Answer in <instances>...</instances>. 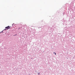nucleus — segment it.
I'll return each mask as SVG.
<instances>
[{"mask_svg": "<svg viewBox=\"0 0 75 75\" xmlns=\"http://www.w3.org/2000/svg\"><path fill=\"white\" fill-rule=\"evenodd\" d=\"M4 30H6L7 29H5Z\"/></svg>", "mask_w": 75, "mask_h": 75, "instance_id": "3", "label": "nucleus"}, {"mask_svg": "<svg viewBox=\"0 0 75 75\" xmlns=\"http://www.w3.org/2000/svg\"><path fill=\"white\" fill-rule=\"evenodd\" d=\"M38 75H40V73H38Z\"/></svg>", "mask_w": 75, "mask_h": 75, "instance_id": "2", "label": "nucleus"}, {"mask_svg": "<svg viewBox=\"0 0 75 75\" xmlns=\"http://www.w3.org/2000/svg\"><path fill=\"white\" fill-rule=\"evenodd\" d=\"M55 55H56V53H55Z\"/></svg>", "mask_w": 75, "mask_h": 75, "instance_id": "4", "label": "nucleus"}, {"mask_svg": "<svg viewBox=\"0 0 75 75\" xmlns=\"http://www.w3.org/2000/svg\"><path fill=\"white\" fill-rule=\"evenodd\" d=\"M53 54H55V52H54Z\"/></svg>", "mask_w": 75, "mask_h": 75, "instance_id": "5", "label": "nucleus"}, {"mask_svg": "<svg viewBox=\"0 0 75 75\" xmlns=\"http://www.w3.org/2000/svg\"><path fill=\"white\" fill-rule=\"evenodd\" d=\"M5 28H6L7 30H8V29H10V26H8L7 27H6Z\"/></svg>", "mask_w": 75, "mask_h": 75, "instance_id": "1", "label": "nucleus"}]
</instances>
